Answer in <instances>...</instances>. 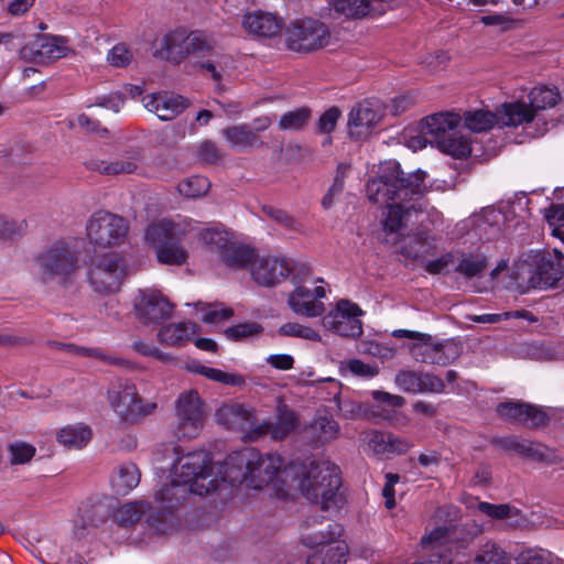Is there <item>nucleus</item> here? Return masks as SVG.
<instances>
[{"label":"nucleus","instance_id":"nucleus-1","mask_svg":"<svg viewBox=\"0 0 564 564\" xmlns=\"http://www.w3.org/2000/svg\"><path fill=\"white\" fill-rule=\"evenodd\" d=\"M426 173L417 170L405 174L397 161L380 165L377 178L367 183V195L377 204H387L382 221L388 234H399L410 225L423 224L426 216L425 192Z\"/></svg>","mask_w":564,"mask_h":564},{"label":"nucleus","instance_id":"nucleus-2","mask_svg":"<svg viewBox=\"0 0 564 564\" xmlns=\"http://www.w3.org/2000/svg\"><path fill=\"white\" fill-rule=\"evenodd\" d=\"M281 466L279 455H262L254 448H246L227 457L224 479L232 486L247 484L250 488L261 489L275 479Z\"/></svg>","mask_w":564,"mask_h":564},{"label":"nucleus","instance_id":"nucleus-3","mask_svg":"<svg viewBox=\"0 0 564 564\" xmlns=\"http://www.w3.org/2000/svg\"><path fill=\"white\" fill-rule=\"evenodd\" d=\"M339 468L328 462H312L300 481V490L323 510H338L345 502Z\"/></svg>","mask_w":564,"mask_h":564},{"label":"nucleus","instance_id":"nucleus-4","mask_svg":"<svg viewBox=\"0 0 564 564\" xmlns=\"http://www.w3.org/2000/svg\"><path fill=\"white\" fill-rule=\"evenodd\" d=\"M171 452L174 456L171 469L173 477L184 484L192 494L203 496L215 489V479H210L212 458L207 452L184 453L180 446H172Z\"/></svg>","mask_w":564,"mask_h":564},{"label":"nucleus","instance_id":"nucleus-5","mask_svg":"<svg viewBox=\"0 0 564 564\" xmlns=\"http://www.w3.org/2000/svg\"><path fill=\"white\" fill-rule=\"evenodd\" d=\"M395 338H410L415 341L409 345L411 357L421 364L447 366L454 362L462 354V345L454 339L438 340L430 334L397 329L392 333Z\"/></svg>","mask_w":564,"mask_h":564},{"label":"nucleus","instance_id":"nucleus-6","mask_svg":"<svg viewBox=\"0 0 564 564\" xmlns=\"http://www.w3.org/2000/svg\"><path fill=\"white\" fill-rule=\"evenodd\" d=\"M213 48V39L202 31L175 30L158 43L154 56L180 64L189 56L203 58Z\"/></svg>","mask_w":564,"mask_h":564},{"label":"nucleus","instance_id":"nucleus-7","mask_svg":"<svg viewBox=\"0 0 564 564\" xmlns=\"http://www.w3.org/2000/svg\"><path fill=\"white\" fill-rule=\"evenodd\" d=\"M35 264L42 283L66 282L78 269V253L64 240H56L35 257Z\"/></svg>","mask_w":564,"mask_h":564},{"label":"nucleus","instance_id":"nucleus-8","mask_svg":"<svg viewBox=\"0 0 564 564\" xmlns=\"http://www.w3.org/2000/svg\"><path fill=\"white\" fill-rule=\"evenodd\" d=\"M108 400L113 411L123 422H137L151 415L158 409L156 402L144 401L135 386L129 381L119 380L108 390Z\"/></svg>","mask_w":564,"mask_h":564},{"label":"nucleus","instance_id":"nucleus-9","mask_svg":"<svg viewBox=\"0 0 564 564\" xmlns=\"http://www.w3.org/2000/svg\"><path fill=\"white\" fill-rule=\"evenodd\" d=\"M327 25L318 20L305 19L291 23L285 30V44L290 51L310 53L330 43Z\"/></svg>","mask_w":564,"mask_h":564},{"label":"nucleus","instance_id":"nucleus-10","mask_svg":"<svg viewBox=\"0 0 564 564\" xmlns=\"http://www.w3.org/2000/svg\"><path fill=\"white\" fill-rule=\"evenodd\" d=\"M343 527L339 523L328 524L326 530L304 534L301 542L307 547H317L323 544L335 542L324 552H316L308 556L307 564H346L349 552L345 541L337 540L343 534Z\"/></svg>","mask_w":564,"mask_h":564},{"label":"nucleus","instance_id":"nucleus-11","mask_svg":"<svg viewBox=\"0 0 564 564\" xmlns=\"http://www.w3.org/2000/svg\"><path fill=\"white\" fill-rule=\"evenodd\" d=\"M128 230L129 224L126 218L106 210L94 213L86 225L89 241L102 248L122 243Z\"/></svg>","mask_w":564,"mask_h":564},{"label":"nucleus","instance_id":"nucleus-12","mask_svg":"<svg viewBox=\"0 0 564 564\" xmlns=\"http://www.w3.org/2000/svg\"><path fill=\"white\" fill-rule=\"evenodd\" d=\"M176 435L194 438L203 430L206 419L204 401L196 390L182 392L175 402Z\"/></svg>","mask_w":564,"mask_h":564},{"label":"nucleus","instance_id":"nucleus-13","mask_svg":"<svg viewBox=\"0 0 564 564\" xmlns=\"http://www.w3.org/2000/svg\"><path fill=\"white\" fill-rule=\"evenodd\" d=\"M124 275V264L117 253H106L93 259L88 279L98 293H113L120 289Z\"/></svg>","mask_w":564,"mask_h":564},{"label":"nucleus","instance_id":"nucleus-14","mask_svg":"<svg viewBox=\"0 0 564 564\" xmlns=\"http://www.w3.org/2000/svg\"><path fill=\"white\" fill-rule=\"evenodd\" d=\"M145 239L155 247L159 262L182 265L187 261L188 252L172 235L169 224L159 223L149 226Z\"/></svg>","mask_w":564,"mask_h":564},{"label":"nucleus","instance_id":"nucleus-15","mask_svg":"<svg viewBox=\"0 0 564 564\" xmlns=\"http://www.w3.org/2000/svg\"><path fill=\"white\" fill-rule=\"evenodd\" d=\"M362 310L349 300H340L336 307L326 314L323 319V326L341 336L357 338L362 334V322L360 316Z\"/></svg>","mask_w":564,"mask_h":564},{"label":"nucleus","instance_id":"nucleus-16","mask_svg":"<svg viewBox=\"0 0 564 564\" xmlns=\"http://www.w3.org/2000/svg\"><path fill=\"white\" fill-rule=\"evenodd\" d=\"M491 444L506 451L513 452L538 463L553 465L562 459L554 448L533 441L519 440L517 436L496 437L491 440Z\"/></svg>","mask_w":564,"mask_h":564},{"label":"nucleus","instance_id":"nucleus-17","mask_svg":"<svg viewBox=\"0 0 564 564\" xmlns=\"http://www.w3.org/2000/svg\"><path fill=\"white\" fill-rule=\"evenodd\" d=\"M134 310L141 323L159 324L171 317L173 305L156 290L139 292L135 299Z\"/></svg>","mask_w":564,"mask_h":564},{"label":"nucleus","instance_id":"nucleus-18","mask_svg":"<svg viewBox=\"0 0 564 564\" xmlns=\"http://www.w3.org/2000/svg\"><path fill=\"white\" fill-rule=\"evenodd\" d=\"M68 51L62 37L36 34L34 41L20 48V57L26 62L42 63L45 59L65 57Z\"/></svg>","mask_w":564,"mask_h":564},{"label":"nucleus","instance_id":"nucleus-19","mask_svg":"<svg viewBox=\"0 0 564 564\" xmlns=\"http://www.w3.org/2000/svg\"><path fill=\"white\" fill-rule=\"evenodd\" d=\"M290 259L269 256L253 263L251 275L257 284L273 288L290 276Z\"/></svg>","mask_w":564,"mask_h":564},{"label":"nucleus","instance_id":"nucleus-20","mask_svg":"<svg viewBox=\"0 0 564 564\" xmlns=\"http://www.w3.org/2000/svg\"><path fill=\"white\" fill-rule=\"evenodd\" d=\"M564 274V267L558 258L553 259L551 253L535 260L529 269L528 284L534 289L555 288Z\"/></svg>","mask_w":564,"mask_h":564},{"label":"nucleus","instance_id":"nucleus-21","mask_svg":"<svg viewBox=\"0 0 564 564\" xmlns=\"http://www.w3.org/2000/svg\"><path fill=\"white\" fill-rule=\"evenodd\" d=\"M325 295L326 292L323 286L308 289L304 285H296L294 291L289 294L288 304L295 314L317 317L325 312L324 304L318 301Z\"/></svg>","mask_w":564,"mask_h":564},{"label":"nucleus","instance_id":"nucleus-22","mask_svg":"<svg viewBox=\"0 0 564 564\" xmlns=\"http://www.w3.org/2000/svg\"><path fill=\"white\" fill-rule=\"evenodd\" d=\"M143 102L149 111L156 113L163 121L174 119L189 105L184 97L167 93L148 95L143 98Z\"/></svg>","mask_w":564,"mask_h":564},{"label":"nucleus","instance_id":"nucleus-23","mask_svg":"<svg viewBox=\"0 0 564 564\" xmlns=\"http://www.w3.org/2000/svg\"><path fill=\"white\" fill-rule=\"evenodd\" d=\"M381 113L378 108L370 102H360L356 105L348 116L349 133L356 138H364L380 121Z\"/></svg>","mask_w":564,"mask_h":564},{"label":"nucleus","instance_id":"nucleus-24","mask_svg":"<svg viewBox=\"0 0 564 564\" xmlns=\"http://www.w3.org/2000/svg\"><path fill=\"white\" fill-rule=\"evenodd\" d=\"M242 28L253 36L273 37L280 33L282 20L270 12L253 11L243 15Z\"/></svg>","mask_w":564,"mask_h":564},{"label":"nucleus","instance_id":"nucleus-25","mask_svg":"<svg viewBox=\"0 0 564 564\" xmlns=\"http://www.w3.org/2000/svg\"><path fill=\"white\" fill-rule=\"evenodd\" d=\"M462 117L458 113L441 112L424 118L420 127L425 134L430 135V144L435 145L438 143L437 139H444L455 131Z\"/></svg>","mask_w":564,"mask_h":564},{"label":"nucleus","instance_id":"nucleus-26","mask_svg":"<svg viewBox=\"0 0 564 564\" xmlns=\"http://www.w3.org/2000/svg\"><path fill=\"white\" fill-rule=\"evenodd\" d=\"M436 241L425 229L417 230L414 235L410 236L400 249L401 254L421 264L427 257L436 254Z\"/></svg>","mask_w":564,"mask_h":564},{"label":"nucleus","instance_id":"nucleus-27","mask_svg":"<svg viewBox=\"0 0 564 564\" xmlns=\"http://www.w3.org/2000/svg\"><path fill=\"white\" fill-rule=\"evenodd\" d=\"M109 516V508L105 503H83L78 509V519L75 522V534L78 538L85 536L90 529L104 524Z\"/></svg>","mask_w":564,"mask_h":564},{"label":"nucleus","instance_id":"nucleus-28","mask_svg":"<svg viewBox=\"0 0 564 564\" xmlns=\"http://www.w3.org/2000/svg\"><path fill=\"white\" fill-rule=\"evenodd\" d=\"M218 424L228 430H246L250 426L252 411L240 403H225L215 413Z\"/></svg>","mask_w":564,"mask_h":564},{"label":"nucleus","instance_id":"nucleus-29","mask_svg":"<svg viewBox=\"0 0 564 564\" xmlns=\"http://www.w3.org/2000/svg\"><path fill=\"white\" fill-rule=\"evenodd\" d=\"M535 118L529 104L522 101L503 104L498 112V123L507 127H518L530 123Z\"/></svg>","mask_w":564,"mask_h":564},{"label":"nucleus","instance_id":"nucleus-30","mask_svg":"<svg viewBox=\"0 0 564 564\" xmlns=\"http://www.w3.org/2000/svg\"><path fill=\"white\" fill-rule=\"evenodd\" d=\"M198 332L199 327L195 323L182 322L162 327L158 338L161 344L167 346H184L191 339V336Z\"/></svg>","mask_w":564,"mask_h":564},{"label":"nucleus","instance_id":"nucleus-31","mask_svg":"<svg viewBox=\"0 0 564 564\" xmlns=\"http://www.w3.org/2000/svg\"><path fill=\"white\" fill-rule=\"evenodd\" d=\"M488 258L481 252H460L455 272L470 280L480 276L488 269Z\"/></svg>","mask_w":564,"mask_h":564},{"label":"nucleus","instance_id":"nucleus-32","mask_svg":"<svg viewBox=\"0 0 564 564\" xmlns=\"http://www.w3.org/2000/svg\"><path fill=\"white\" fill-rule=\"evenodd\" d=\"M306 432L315 443L325 444L337 437L339 425L333 416L319 414L313 419Z\"/></svg>","mask_w":564,"mask_h":564},{"label":"nucleus","instance_id":"nucleus-33","mask_svg":"<svg viewBox=\"0 0 564 564\" xmlns=\"http://www.w3.org/2000/svg\"><path fill=\"white\" fill-rule=\"evenodd\" d=\"M223 135L232 148L247 149L263 144L259 134L248 124L227 127L223 130Z\"/></svg>","mask_w":564,"mask_h":564},{"label":"nucleus","instance_id":"nucleus-34","mask_svg":"<svg viewBox=\"0 0 564 564\" xmlns=\"http://www.w3.org/2000/svg\"><path fill=\"white\" fill-rule=\"evenodd\" d=\"M220 258L226 265L234 269H242L254 260L256 254L252 248L230 240L221 252Z\"/></svg>","mask_w":564,"mask_h":564},{"label":"nucleus","instance_id":"nucleus-35","mask_svg":"<svg viewBox=\"0 0 564 564\" xmlns=\"http://www.w3.org/2000/svg\"><path fill=\"white\" fill-rule=\"evenodd\" d=\"M141 474L133 463H124L118 467L117 474L112 477L111 484L119 495H127L140 482Z\"/></svg>","mask_w":564,"mask_h":564},{"label":"nucleus","instance_id":"nucleus-36","mask_svg":"<svg viewBox=\"0 0 564 564\" xmlns=\"http://www.w3.org/2000/svg\"><path fill=\"white\" fill-rule=\"evenodd\" d=\"M57 345H58V347L65 348L67 351L72 352V354L84 356V357L96 358V359L101 360L106 365L117 366L120 368H131L132 367V364L129 360L123 359L121 357L109 355L107 351H105L104 349H101L99 347L89 348V347L76 346L73 344H67V345L57 344Z\"/></svg>","mask_w":564,"mask_h":564},{"label":"nucleus","instance_id":"nucleus-37","mask_svg":"<svg viewBox=\"0 0 564 564\" xmlns=\"http://www.w3.org/2000/svg\"><path fill=\"white\" fill-rule=\"evenodd\" d=\"M208 57L199 64V67L208 72L214 80L219 82L223 74L232 66V58L230 55L216 50L215 41L213 40V48L205 55Z\"/></svg>","mask_w":564,"mask_h":564},{"label":"nucleus","instance_id":"nucleus-38","mask_svg":"<svg viewBox=\"0 0 564 564\" xmlns=\"http://www.w3.org/2000/svg\"><path fill=\"white\" fill-rule=\"evenodd\" d=\"M90 438L91 430L86 425H68L57 435L58 442L69 449L86 446Z\"/></svg>","mask_w":564,"mask_h":564},{"label":"nucleus","instance_id":"nucleus-39","mask_svg":"<svg viewBox=\"0 0 564 564\" xmlns=\"http://www.w3.org/2000/svg\"><path fill=\"white\" fill-rule=\"evenodd\" d=\"M312 118V109L307 106L299 107L284 112L278 122L282 131H302L306 128Z\"/></svg>","mask_w":564,"mask_h":564},{"label":"nucleus","instance_id":"nucleus-40","mask_svg":"<svg viewBox=\"0 0 564 564\" xmlns=\"http://www.w3.org/2000/svg\"><path fill=\"white\" fill-rule=\"evenodd\" d=\"M498 123V115L484 109L466 111L464 113V127L479 133L490 130Z\"/></svg>","mask_w":564,"mask_h":564},{"label":"nucleus","instance_id":"nucleus-41","mask_svg":"<svg viewBox=\"0 0 564 564\" xmlns=\"http://www.w3.org/2000/svg\"><path fill=\"white\" fill-rule=\"evenodd\" d=\"M558 100V91L546 86L534 87L529 94V105L535 116L541 110L553 108Z\"/></svg>","mask_w":564,"mask_h":564},{"label":"nucleus","instance_id":"nucleus-42","mask_svg":"<svg viewBox=\"0 0 564 564\" xmlns=\"http://www.w3.org/2000/svg\"><path fill=\"white\" fill-rule=\"evenodd\" d=\"M188 492H191L189 489L173 477L170 484H165L161 487L155 494V498L164 505V508L172 509L184 499Z\"/></svg>","mask_w":564,"mask_h":564},{"label":"nucleus","instance_id":"nucleus-43","mask_svg":"<svg viewBox=\"0 0 564 564\" xmlns=\"http://www.w3.org/2000/svg\"><path fill=\"white\" fill-rule=\"evenodd\" d=\"M438 143L435 144L442 152L449 154L457 159L466 158L470 154L471 148L468 139L464 137H457L455 131L448 134L446 138L437 139Z\"/></svg>","mask_w":564,"mask_h":564},{"label":"nucleus","instance_id":"nucleus-44","mask_svg":"<svg viewBox=\"0 0 564 564\" xmlns=\"http://www.w3.org/2000/svg\"><path fill=\"white\" fill-rule=\"evenodd\" d=\"M297 419L293 411L280 409L275 422H271V437L275 441L285 438L295 430Z\"/></svg>","mask_w":564,"mask_h":564},{"label":"nucleus","instance_id":"nucleus-45","mask_svg":"<svg viewBox=\"0 0 564 564\" xmlns=\"http://www.w3.org/2000/svg\"><path fill=\"white\" fill-rule=\"evenodd\" d=\"M193 370L205 378L230 387L243 386L246 380L241 375L225 372L220 369L197 365Z\"/></svg>","mask_w":564,"mask_h":564},{"label":"nucleus","instance_id":"nucleus-46","mask_svg":"<svg viewBox=\"0 0 564 564\" xmlns=\"http://www.w3.org/2000/svg\"><path fill=\"white\" fill-rule=\"evenodd\" d=\"M210 182L202 175H194L181 181L177 185L178 193L187 198H198L208 193Z\"/></svg>","mask_w":564,"mask_h":564},{"label":"nucleus","instance_id":"nucleus-47","mask_svg":"<svg viewBox=\"0 0 564 564\" xmlns=\"http://www.w3.org/2000/svg\"><path fill=\"white\" fill-rule=\"evenodd\" d=\"M143 502H130L121 506L113 514V520L120 527H130L137 523L145 512Z\"/></svg>","mask_w":564,"mask_h":564},{"label":"nucleus","instance_id":"nucleus-48","mask_svg":"<svg viewBox=\"0 0 564 564\" xmlns=\"http://www.w3.org/2000/svg\"><path fill=\"white\" fill-rule=\"evenodd\" d=\"M523 410L520 421L521 426L539 429L549 424L550 417L541 406L524 402Z\"/></svg>","mask_w":564,"mask_h":564},{"label":"nucleus","instance_id":"nucleus-49","mask_svg":"<svg viewBox=\"0 0 564 564\" xmlns=\"http://www.w3.org/2000/svg\"><path fill=\"white\" fill-rule=\"evenodd\" d=\"M475 564H510V558L496 543H486L476 556Z\"/></svg>","mask_w":564,"mask_h":564},{"label":"nucleus","instance_id":"nucleus-50","mask_svg":"<svg viewBox=\"0 0 564 564\" xmlns=\"http://www.w3.org/2000/svg\"><path fill=\"white\" fill-rule=\"evenodd\" d=\"M200 239L210 251L217 252L219 256L230 241L228 232L217 228H207L200 231Z\"/></svg>","mask_w":564,"mask_h":564},{"label":"nucleus","instance_id":"nucleus-51","mask_svg":"<svg viewBox=\"0 0 564 564\" xmlns=\"http://www.w3.org/2000/svg\"><path fill=\"white\" fill-rule=\"evenodd\" d=\"M420 372L402 369L397 372L394 383L403 392L417 394L420 393Z\"/></svg>","mask_w":564,"mask_h":564},{"label":"nucleus","instance_id":"nucleus-52","mask_svg":"<svg viewBox=\"0 0 564 564\" xmlns=\"http://www.w3.org/2000/svg\"><path fill=\"white\" fill-rule=\"evenodd\" d=\"M281 336L297 337L313 341H321V335L308 326L299 323H285L278 329Z\"/></svg>","mask_w":564,"mask_h":564},{"label":"nucleus","instance_id":"nucleus-53","mask_svg":"<svg viewBox=\"0 0 564 564\" xmlns=\"http://www.w3.org/2000/svg\"><path fill=\"white\" fill-rule=\"evenodd\" d=\"M10 463L12 465H23L31 462L36 453V448L26 442H15L8 447Z\"/></svg>","mask_w":564,"mask_h":564},{"label":"nucleus","instance_id":"nucleus-54","mask_svg":"<svg viewBox=\"0 0 564 564\" xmlns=\"http://www.w3.org/2000/svg\"><path fill=\"white\" fill-rule=\"evenodd\" d=\"M263 333V327L258 323H242L228 327L224 334L231 340H242L249 337H257Z\"/></svg>","mask_w":564,"mask_h":564},{"label":"nucleus","instance_id":"nucleus-55","mask_svg":"<svg viewBox=\"0 0 564 564\" xmlns=\"http://www.w3.org/2000/svg\"><path fill=\"white\" fill-rule=\"evenodd\" d=\"M341 111L338 107L328 108L317 120L316 131L321 134H330L337 126Z\"/></svg>","mask_w":564,"mask_h":564},{"label":"nucleus","instance_id":"nucleus-56","mask_svg":"<svg viewBox=\"0 0 564 564\" xmlns=\"http://www.w3.org/2000/svg\"><path fill=\"white\" fill-rule=\"evenodd\" d=\"M340 370H349L352 375L361 378H373L379 373L377 366L365 364L360 359L341 362Z\"/></svg>","mask_w":564,"mask_h":564},{"label":"nucleus","instance_id":"nucleus-57","mask_svg":"<svg viewBox=\"0 0 564 564\" xmlns=\"http://www.w3.org/2000/svg\"><path fill=\"white\" fill-rule=\"evenodd\" d=\"M523 406L524 402H503L497 406V413L510 423L520 425Z\"/></svg>","mask_w":564,"mask_h":564},{"label":"nucleus","instance_id":"nucleus-58","mask_svg":"<svg viewBox=\"0 0 564 564\" xmlns=\"http://www.w3.org/2000/svg\"><path fill=\"white\" fill-rule=\"evenodd\" d=\"M445 382L432 372H420V393H443Z\"/></svg>","mask_w":564,"mask_h":564},{"label":"nucleus","instance_id":"nucleus-59","mask_svg":"<svg viewBox=\"0 0 564 564\" xmlns=\"http://www.w3.org/2000/svg\"><path fill=\"white\" fill-rule=\"evenodd\" d=\"M262 212L265 216L274 220L275 223L282 225L286 229L290 230H299L300 224L286 212L282 209L274 208L272 206H263Z\"/></svg>","mask_w":564,"mask_h":564},{"label":"nucleus","instance_id":"nucleus-60","mask_svg":"<svg viewBox=\"0 0 564 564\" xmlns=\"http://www.w3.org/2000/svg\"><path fill=\"white\" fill-rule=\"evenodd\" d=\"M132 58V52L122 43L115 45L107 56L108 62L115 67H126Z\"/></svg>","mask_w":564,"mask_h":564},{"label":"nucleus","instance_id":"nucleus-61","mask_svg":"<svg viewBox=\"0 0 564 564\" xmlns=\"http://www.w3.org/2000/svg\"><path fill=\"white\" fill-rule=\"evenodd\" d=\"M478 510L489 518L501 520L512 516V508L508 503L492 505L481 501L477 506Z\"/></svg>","mask_w":564,"mask_h":564},{"label":"nucleus","instance_id":"nucleus-62","mask_svg":"<svg viewBox=\"0 0 564 564\" xmlns=\"http://www.w3.org/2000/svg\"><path fill=\"white\" fill-rule=\"evenodd\" d=\"M26 229L28 224L25 220H21L18 223L14 220H8L7 218L0 215V239L21 236L25 234Z\"/></svg>","mask_w":564,"mask_h":564},{"label":"nucleus","instance_id":"nucleus-63","mask_svg":"<svg viewBox=\"0 0 564 564\" xmlns=\"http://www.w3.org/2000/svg\"><path fill=\"white\" fill-rule=\"evenodd\" d=\"M455 262V256L452 252H447L442 254L440 258L435 260H425L422 265L425 271L430 274H438L443 272L448 265Z\"/></svg>","mask_w":564,"mask_h":564},{"label":"nucleus","instance_id":"nucleus-64","mask_svg":"<svg viewBox=\"0 0 564 564\" xmlns=\"http://www.w3.org/2000/svg\"><path fill=\"white\" fill-rule=\"evenodd\" d=\"M388 433L380 431H370L367 433L368 445L372 448L376 454L388 453Z\"/></svg>","mask_w":564,"mask_h":564}]
</instances>
